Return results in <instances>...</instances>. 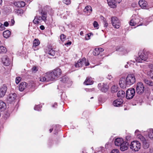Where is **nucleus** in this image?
I'll return each mask as SVG.
<instances>
[{
	"label": "nucleus",
	"instance_id": "1",
	"mask_svg": "<svg viewBox=\"0 0 153 153\" xmlns=\"http://www.w3.org/2000/svg\"><path fill=\"white\" fill-rule=\"evenodd\" d=\"M61 71L60 68L55 69L52 71L47 72L44 76L40 77V81L42 82H48L57 79L61 75Z\"/></svg>",
	"mask_w": 153,
	"mask_h": 153
},
{
	"label": "nucleus",
	"instance_id": "2",
	"mask_svg": "<svg viewBox=\"0 0 153 153\" xmlns=\"http://www.w3.org/2000/svg\"><path fill=\"white\" fill-rule=\"evenodd\" d=\"M39 15H37L33 21V22L36 24H41L42 21H45L47 18V13L45 12L42 11L39 13Z\"/></svg>",
	"mask_w": 153,
	"mask_h": 153
},
{
	"label": "nucleus",
	"instance_id": "3",
	"mask_svg": "<svg viewBox=\"0 0 153 153\" xmlns=\"http://www.w3.org/2000/svg\"><path fill=\"white\" fill-rule=\"evenodd\" d=\"M139 56L136 58L135 60L137 62H142V61H146L148 58V54L146 52L143 51L138 53Z\"/></svg>",
	"mask_w": 153,
	"mask_h": 153
},
{
	"label": "nucleus",
	"instance_id": "4",
	"mask_svg": "<svg viewBox=\"0 0 153 153\" xmlns=\"http://www.w3.org/2000/svg\"><path fill=\"white\" fill-rule=\"evenodd\" d=\"M129 146L130 148L133 151L137 152L140 149L141 144L139 141L134 140L131 142Z\"/></svg>",
	"mask_w": 153,
	"mask_h": 153
},
{
	"label": "nucleus",
	"instance_id": "5",
	"mask_svg": "<svg viewBox=\"0 0 153 153\" xmlns=\"http://www.w3.org/2000/svg\"><path fill=\"white\" fill-rule=\"evenodd\" d=\"M126 81L128 85H131L134 83L136 81L134 75L133 74H129L127 76Z\"/></svg>",
	"mask_w": 153,
	"mask_h": 153
},
{
	"label": "nucleus",
	"instance_id": "6",
	"mask_svg": "<svg viewBox=\"0 0 153 153\" xmlns=\"http://www.w3.org/2000/svg\"><path fill=\"white\" fill-rule=\"evenodd\" d=\"M135 94V90L134 88H130L126 91V97L127 99H132Z\"/></svg>",
	"mask_w": 153,
	"mask_h": 153
},
{
	"label": "nucleus",
	"instance_id": "7",
	"mask_svg": "<svg viewBox=\"0 0 153 153\" xmlns=\"http://www.w3.org/2000/svg\"><path fill=\"white\" fill-rule=\"evenodd\" d=\"M144 91V87L143 83L141 82H138L137 85L136 91L139 94H142Z\"/></svg>",
	"mask_w": 153,
	"mask_h": 153
},
{
	"label": "nucleus",
	"instance_id": "8",
	"mask_svg": "<svg viewBox=\"0 0 153 153\" xmlns=\"http://www.w3.org/2000/svg\"><path fill=\"white\" fill-rule=\"evenodd\" d=\"M137 136V138L142 142L143 148L145 149H147L149 147V143L146 142L145 137L140 134H138Z\"/></svg>",
	"mask_w": 153,
	"mask_h": 153
},
{
	"label": "nucleus",
	"instance_id": "9",
	"mask_svg": "<svg viewBox=\"0 0 153 153\" xmlns=\"http://www.w3.org/2000/svg\"><path fill=\"white\" fill-rule=\"evenodd\" d=\"M111 23L113 26L115 28H119L120 24V20L116 17H114L111 18Z\"/></svg>",
	"mask_w": 153,
	"mask_h": 153
},
{
	"label": "nucleus",
	"instance_id": "10",
	"mask_svg": "<svg viewBox=\"0 0 153 153\" xmlns=\"http://www.w3.org/2000/svg\"><path fill=\"white\" fill-rule=\"evenodd\" d=\"M98 88L102 92H106L108 90V86L106 83H100L98 84Z\"/></svg>",
	"mask_w": 153,
	"mask_h": 153
},
{
	"label": "nucleus",
	"instance_id": "11",
	"mask_svg": "<svg viewBox=\"0 0 153 153\" xmlns=\"http://www.w3.org/2000/svg\"><path fill=\"white\" fill-rule=\"evenodd\" d=\"M17 97L16 94L15 93H11L8 96L7 101L9 103H11L14 102Z\"/></svg>",
	"mask_w": 153,
	"mask_h": 153
},
{
	"label": "nucleus",
	"instance_id": "12",
	"mask_svg": "<svg viewBox=\"0 0 153 153\" xmlns=\"http://www.w3.org/2000/svg\"><path fill=\"white\" fill-rule=\"evenodd\" d=\"M116 51L121 52V54L123 55H125L128 53L129 52L127 49L122 46H118L116 48Z\"/></svg>",
	"mask_w": 153,
	"mask_h": 153
},
{
	"label": "nucleus",
	"instance_id": "13",
	"mask_svg": "<svg viewBox=\"0 0 153 153\" xmlns=\"http://www.w3.org/2000/svg\"><path fill=\"white\" fill-rule=\"evenodd\" d=\"M7 90V87L3 85L0 87V97H2L5 95Z\"/></svg>",
	"mask_w": 153,
	"mask_h": 153
},
{
	"label": "nucleus",
	"instance_id": "14",
	"mask_svg": "<svg viewBox=\"0 0 153 153\" xmlns=\"http://www.w3.org/2000/svg\"><path fill=\"white\" fill-rule=\"evenodd\" d=\"M129 147V143L126 141H123L120 146V149L121 151H124L127 150Z\"/></svg>",
	"mask_w": 153,
	"mask_h": 153
},
{
	"label": "nucleus",
	"instance_id": "15",
	"mask_svg": "<svg viewBox=\"0 0 153 153\" xmlns=\"http://www.w3.org/2000/svg\"><path fill=\"white\" fill-rule=\"evenodd\" d=\"M119 84L120 87L123 88H126L127 85H128L127 84L126 80L123 78H121L120 79L119 82Z\"/></svg>",
	"mask_w": 153,
	"mask_h": 153
},
{
	"label": "nucleus",
	"instance_id": "16",
	"mask_svg": "<svg viewBox=\"0 0 153 153\" xmlns=\"http://www.w3.org/2000/svg\"><path fill=\"white\" fill-rule=\"evenodd\" d=\"M2 61L3 64L6 66L9 65L11 63V61L7 56H3L2 58Z\"/></svg>",
	"mask_w": 153,
	"mask_h": 153
},
{
	"label": "nucleus",
	"instance_id": "17",
	"mask_svg": "<svg viewBox=\"0 0 153 153\" xmlns=\"http://www.w3.org/2000/svg\"><path fill=\"white\" fill-rule=\"evenodd\" d=\"M140 22V19L138 18H135L132 19L130 21V24L131 26H135L137 25V26H138L142 25H138Z\"/></svg>",
	"mask_w": 153,
	"mask_h": 153
},
{
	"label": "nucleus",
	"instance_id": "18",
	"mask_svg": "<svg viewBox=\"0 0 153 153\" xmlns=\"http://www.w3.org/2000/svg\"><path fill=\"white\" fill-rule=\"evenodd\" d=\"M13 4L15 6L19 7H23L25 5V2L22 1H14Z\"/></svg>",
	"mask_w": 153,
	"mask_h": 153
},
{
	"label": "nucleus",
	"instance_id": "19",
	"mask_svg": "<svg viewBox=\"0 0 153 153\" xmlns=\"http://www.w3.org/2000/svg\"><path fill=\"white\" fill-rule=\"evenodd\" d=\"M141 7L143 9H146L147 5V2L144 0H140L138 3Z\"/></svg>",
	"mask_w": 153,
	"mask_h": 153
},
{
	"label": "nucleus",
	"instance_id": "20",
	"mask_svg": "<svg viewBox=\"0 0 153 153\" xmlns=\"http://www.w3.org/2000/svg\"><path fill=\"white\" fill-rule=\"evenodd\" d=\"M92 8L90 6H86L84 9V12L86 13L88 15H89L92 13Z\"/></svg>",
	"mask_w": 153,
	"mask_h": 153
},
{
	"label": "nucleus",
	"instance_id": "21",
	"mask_svg": "<svg viewBox=\"0 0 153 153\" xmlns=\"http://www.w3.org/2000/svg\"><path fill=\"white\" fill-rule=\"evenodd\" d=\"M85 58H83L81 59H79L77 62L75 64V67H79L82 66L84 64V63L85 62Z\"/></svg>",
	"mask_w": 153,
	"mask_h": 153
},
{
	"label": "nucleus",
	"instance_id": "22",
	"mask_svg": "<svg viewBox=\"0 0 153 153\" xmlns=\"http://www.w3.org/2000/svg\"><path fill=\"white\" fill-rule=\"evenodd\" d=\"M123 103V100L121 99H119L115 100L113 102V105L115 106L118 107L121 105Z\"/></svg>",
	"mask_w": 153,
	"mask_h": 153
},
{
	"label": "nucleus",
	"instance_id": "23",
	"mask_svg": "<svg viewBox=\"0 0 153 153\" xmlns=\"http://www.w3.org/2000/svg\"><path fill=\"white\" fill-rule=\"evenodd\" d=\"M123 139L120 138H118L115 139L114 143L116 146H120L123 143Z\"/></svg>",
	"mask_w": 153,
	"mask_h": 153
},
{
	"label": "nucleus",
	"instance_id": "24",
	"mask_svg": "<svg viewBox=\"0 0 153 153\" xmlns=\"http://www.w3.org/2000/svg\"><path fill=\"white\" fill-rule=\"evenodd\" d=\"M40 44V42L39 40L38 39H35L33 41V46L32 48L34 51H36L38 50V48H36V47L38 46Z\"/></svg>",
	"mask_w": 153,
	"mask_h": 153
},
{
	"label": "nucleus",
	"instance_id": "25",
	"mask_svg": "<svg viewBox=\"0 0 153 153\" xmlns=\"http://www.w3.org/2000/svg\"><path fill=\"white\" fill-rule=\"evenodd\" d=\"M27 84L25 82H21L19 86V89L21 91H23L27 87Z\"/></svg>",
	"mask_w": 153,
	"mask_h": 153
},
{
	"label": "nucleus",
	"instance_id": "26",
	"mask_svg": "<svg viewBox=\"0 0 153 153\" xmlns=\"http://www.w3.org/2000/svg\"><path fill=\"white\" fill-rule=\"evenodd\" d=\"M46 52L49 55L53 56H54L55 54V51L49 47L46 49Z\"/></svg>",
	"mask_w": 153,
	"mask_h": 153
},
{
	"label": "nucleus",
	"instance_id": "27",
	"mask_svg": "<svg viewBox=\"0 0 153 153\" xmlns=\"http://www.w3.org/2000/svg\"><path fill=\"white\" fill-rule=\"evenodd\" d=\"M108 5L111 7L114 8L116 7V3L115 0H107Z\"/></svg>",
	"mask_w": 153,
	"mask_h": 153
},
{
	"label": "nucleus",
	"instance_id": "28",
	"mask_svg": "<svg viewBox=\"0 0 153 153\" xmlns=\"http://www.w3.org/2000/svg\"><path fill=\"white\" fill-rule=\"evenodd\" d=\"M93 83L92 78L91 77H87L84 82V84L86 85H88L92 84Z\"/></svg>",
	"mask_w": 153,
	"mask_h": 153
},
{
	"label": "nucleus",
	"instance_id": "29",
	"mask_svg": "<svg viewBox=\"0 0 153 153\" xmlns=\"http://www.w3.org/2000/svg\"><path fill=\"white\" fill-rule=\"evenodd\" d=\"M6 108V103L1 100H0V110L1 111H4Z\"/></svg>",
	"mask_w": 153,
	"mask_h": 153
},
{
	"label": "nucleus",
	"instance_id": "30",
	"mask_svg": "<svg viewBox=\"0 0 153 153\" xmlns=\"http://www.w3.org/2000/svg\"><path fill=\"white\" fill-rule=\"evenodd\" d=\"M143 81L146 84L150 86H153V82L151 81L146 79H143Z\"/></svg>",
	"mask_w": 153,
	"mask_h": 153
},
{
	"label": "nucleus",
	"instance_id": "31",
	"mask_svg": "<svg viewBox=\"0 0 153 153\" xmlns=\"http://www.w3.org/2000/svg\"><path fill=\"white\" fill-rule=\"evenodd\" d=\"M15 12L18 15L21 16L24 13L23 10L21 8L15 9L14 10Z\"/></svg>",
	"mask_w": 153,
	"mask_h": 153
},
{
	"label": "nucleus",
	"instance_id": "32",
	"mask_svg": "<svg viewBox=\"0 0 153 153\" xmlns=\"http://www.w3.org/2000/svg\"><path fill=\"white\" fill-rule=\"evenodd\" d=\"M11 32L8 30L4 31L3 33V36L4 38H8L10 35Z\"/></svg>",
	"mask_w": 153,
	"mask_h": 153
},
{
	"label": "nucleus",
	"instance_id": "33",
	"mask_svg": "<svg viewBox=\"0 0 153 153\" xmlns=\"http://www.w3.org/2000/svg\"><path fill=\"white\" fill-rule=\"evenodd\" d=\"M125 92L122 90L119 91L117 93V95L119 97H124L125 96Z\"/></svg>",
	"mask_w": 153,
	"mask_h": 153
},
{
	"label": "nucleus",
	"instance_id": "34",
	"mask_svg": "<svg viewBox=\"0 0 153 153\" xmlns=\"http://www.w3.org/2000/svg\"><path fill=\"white\" fill-rule=\"evenodd\" d=\"M6 48L3 46H0V53H5L7 51Z\"/></svg>",
	"mask_w": 153,
	"mask_h": 153
},
{
	"label": "nucleus",
	"instance_id": "35",
	"mask_svg": "<svg viewBox=\"0 0 153 153\" xmlns=\"http://www.w3.org/2000/svg\"><path fill=\"white\" fill-rule=\"evenodd\" d=\"M148 136L152 140H153V129H150L149 132Z\"/></svg>",
	"mask_w": 153,
	"mask_h": 153
},
{
	"label": "nucleus",
	"instance_id": "36",
	"mask_svg": "<svg viewBox=\"0 0 153 153\" xmlns=\"http://www.w3.org/2000/svg\"><path fill=\"white\" fill-rule=\"evenodd\" d=\"M93 55L94 56H97L100 53H99V51H98L97 48H96L94 49L93 52Z\"/></svg>",
	"mask_w": 153,
	"mask_h": 153
},
{
	"label": "nucleus",
	"instance_id": "37",
	"mask_svg": "<svg viewBox=\"0 0 153 153\" xmlns=\"http://www.w3.org/2000/svg\"><path fill=\"white\" fill-rule=\"evenodd\" d=\"M147 74L150 78L153 79V71L150 70V71L148 72Z\"/></svg>",
	"mask_w": 153,
	"mask_h": 153
},
{
	"label": "nucleus",
	"instance_id": "38",
	"mask_svg": "<svg viewBox=\"0 0 153 153\" xmlns=\"http://www.w3.org/2000/svg\"><path fill=\"white\" fill-rule=\"evenodd\" d=\"M69 80V79L66 77H63L62 79V81L64 83H67Z\"/></svg>",
	"mask_w": 153,
	"mask_h": 153
},
{
	"label": "nucleus",
	"instance_id": "39",
	"mask_svg": "<svg viewBox=\"0 0 153 153\" xmlns=\"http://www.w3.org/2000/svg\"><path fill=\"white\" fill-rule=\"evenodd\" d=\"M111 91L113 93L117 92V87L115 86H112L111 88Z\"/></svg>",
	"mask_w": 153,
	"mask_h": 153
},
{
	"label": "nucleus",
	"instance_id": "40",
	"mask_svg": "<svg viewBox=\"0 0 153 153\" xmlns=\"http://www.w3.org/2000/svg\"><path fill=\"white\" fill-rule=\"evenodd\" d=\"M93 25L94 28L98 29L99 28V25L97 21H94L93 23Z\"/></svg>",
	"mask_w": 153,
	"mask_h": 153
},
{
	"label": "nucleus",
	"instance_id": "41",
	"mask_svg": "<svg viewBox=\"0 0 153 153\" xmlns=\"http://www.w3.org/2000/svg\"><path fill=\"white\" fill-rule=\"evenodd\" d=\"M63 2L66 4H69L71 3L70 0H62Z\"/></svg>",
	"mask_w": 153,
	"mask_h": 153
},
{
	"label": "nucleus",
	"instance_id": "42",
	"mask_svg": "<svg viewBox=\"0 0 153 153\" xmlns=\"http://www.w3.org/2000/svg\"><path fill=\"white\" fill-rule=\"evenodd\" d=\"M21 79L20 77H17L16 79V82L17 84H18L20 82Z\"/></svg>",
	"mask_w": 153,
	"mask_h": 153
},
{
	"label": "nucleus",
	"instance_id": "43",
	"mask_svg": "<svg viewBox=\"0 0 153 153\" xmlns=\"http://www.w3.org/2000/svg\"><path fill=\"white\" fill-rule=\"evenodd\" d=\"M32 72L33 73H35L37 71V68L35 66L33 67L32 68Z\"/></svg>",
	"mask_w": 153,
	"mask_h": 153
},
{
	"label": "nucleus",
	"instance_id": "44",
	"mask_svg": "<svg viewBox=\"0 0 153 153\" xmlns=\"http://www.w3.org/2000/svg\"><path fill=\"white\" fill-rule=\"evenodd\" d=\"M5 29V27H4V25L2 24L1 23H0V30L2 31L4 30Z\"/></svg>",
	"mask_w": 153,
	"mask_h": 153
},
{
	"label": "nucleus",
	"instance_id": "45",
	"mask_svg": "<svg viewBox=\"0 0 153 153\" xmlns=\"http://www.w3.org/2000/svg\"><path fill=\"white\" fill-rule=\"evenodd\" d=\"M40 108V106L39 105H36L34 108V109L35 110L39 111Z\"/></svg>",
	"mask_w": 153,
	"mask_h": 153
},
{
	"label": "nucleus",
	"instance_id": "46",
	"mask_svg": "<svg viewBox=\"0 0 153 153\" xmlns=\"http://www.w3.org/2000/svg\"><path fill=\"white\" fill-rule=\"evenodd\" d=\"M111 153H119V152L118 149H115L113 150Z\"/></svg>",
	"mask_w": 153,
	"mask_h": 153
},
{
	"label": "nucleus",
	"instance_id": "47",
	"mask_svg": "<svg viewBox=\"0 0 153 153\" xmlns=\"http://www.w3.org/2000/svg\"><path fill=\"white\" fill-rule=\"evenodd\" d=\"M66 38V36L63 34H62L60 36V39L62 41H63L64 39Z\"/></svg>",
	"mask_w": 153,
	"mask_h": 153
},
{
	"label": "nucleus",
	"instance_id": "48",
	"mask_svg": "<svg viewBox=\"0 0 153 153\" xmlns=\"http://www.w3.org/2000/svg\"><path fill=\"white\" fill-rule=\"evenodd\" d=\"M107 78L109 80L111 79L112 78V76L111 74H108L107 76Z\"/></svg>",
	"mask_w": 153,
	"mask_h": 153
},
{
	"label": "nucleus",
	"instance_id": "49",
	"mask_svg": "<svg viewBox=\"0 0 153 153\" xmlns=\"http://www.w3.org/2000/svg\"><path fill=\"white\" fill-rule=\"evenodd\" d=\"M97 48L98 50V51H99V52L100 53V52H102L104 51V50L103 48Z\"/></svg>",
	"mask_w": 153,
	"mask_h": 153
},
{
	"label": "nucleus",
	"instance_id": "50",
	"mask_svg": "<svg viewBox=\"0 0 153 153\" xmlns=\"http://www.w3.org/2000/svg\"><path fill=\"white\" fill-rule=\"evenodd\" d=\"M131 136L130 135H128L126 137V139L127 140H129L130 139Z\"/></svg>",
	"mask_w": 153,
	"mask_h": 153
},
{
	"label": "nucleus",
	"instance_id": "51",
	"mask_svg": "<svg viewBox=\"0 0 153 153\" xmlns=\"http://www.w3.org/2000/svg\"><path fill=\"white\" fill-rule=\"evenodd\" d=\"M10 22H11V26L13 25L15 23V21H14V20L13 19H11V20Z\"/></svg>",
	"mask_w": 153,
	"mask_h": 153
},
{
	"label": "nucleus",
	"instance_id": "52",
	"mask_svg": "<svg viewBox=\"0 0 153 153\" xmlns=\"http://www.w3.org/2000/svg\"><path fill=\"white\" fill-rule=\"evenodd\" d=\"M4 25V26L7 27L9 25V23L7 22H4V25Z\"/></svg>",
	"mask_w": 153,
	"mask_h": 153
},
{
	"label": "nucleus",
	"instance_id": "53",
	"mask_svg": "<svg viewBox=\"0 0 153 153\" xmlns=\"http://www.w3.org/2000/svg\"><path fill=\"white\" fill-rule=\"evenodd\" d=\"M104 26L105 27H107L108 26V24L107 22H106V21H105V20H104Z\"/></svg>",
	"mask_w": 153,
	"mask_h": 153
},
{
	"label": "nucleus",
	"instance_id": "54",
	"mask_svg": "<svg viewBox=\"0 0 153 153\" xmlns=\"http://www.w3.org/2000/svg\"><path fill=\"white\" fill-rule=\"evenodd\" d=\"M140 131L138 130H137L135 132V134L137 136V135L138 134H139L138 133Z\"/></svg>",
	"mask_w": 153,
	"mask_h": 153
},
{
	"label": "nucleus",
	"instance_id": "55",
	"mask_svg": "<svg viewBox=\"0 0 153 153\" xmlns=\"http://www.w3.org/2000/svg\"><path fill=\"white\" fill-rule=\"evenodd\" d=\"M40 28L41 30H44L45 28V27L44 26H43V25H41L40 27Z\"/></svg>",
	"mask_w": 153,
	"mask_h": 153
},
{
	"label": "nucleus",
	"instance_id": "56",
	"mask_svg": "<svg viewBox=\"0 0 153 153\" xmlns=\"http://www.w3.org/2000/svg\"><path fill=\"white\" fill-rule=\"evenodd\" d=\"M84 63L85 64V65L86 66H88L89 65V63L88 62V61L86 62V60H85V62H84Z\"/></svg>",
	"mask_w": 153,
	"mask_h": 153
},
{
	"label": "nucleus",
	"instance_id": "57",
	"mask_svg": "<svg viewBox=\"0 0 153 153\" xmlns=\"http://www.w3.org/2000/svg\"><path fill=\"white\" fill-rule=\"evenodd\" d=\"M71 44V42H69L65 44V45H70Z\"/></svg>",
	"mask_w": 153,
	"mask_h": 153
},
{
	"label": "nucleus",
	"instance_id": "58",
	"mask_svg": "<svg viewBox=\"0 0 153 153\" xmlns=\"http://www.w3.org/2000/svg\"><path fill=\"white\" fill-rule=\"evenodd\" d=\"M57 106V104L56 103H55L53 105V107L56 108Z\"/></svg>",
	"mask_w": 153,
	"mask_h": 153
},
{
	"label": "nucleus",
	"instance_id": "59",
	"mask_svg": "<svg viewBox=\"0 0 153 153\" xmlns=\"http://www.w3.org/2000/svg\"><path fill=\"white\" fill-rule=\"evenodd\" d=\"M80 34L81 35H82L83 34V32L82 31H81L80 33Z\"/></svg>",
	"mask_w": 153,
	"mask_h": 153
},
{
	"label": "nucleus",
	"instance_id": "60",
	"mask_svg": "<svg viewBox=\"0 0 153 153\" xmlns=\"http://www.w3.org/2000/svg\"><path fill=\"white\" fill-rule=\"evenodd\" d=\"M53 129H50L49 130V131H50V133H51L52 131H53Z\"/></svg>",
	"mask_w": 153,
	"mask_h": 153
},
{
	"label": "nucleus",
	"instance_id": "61",
	"mask_svg": "<svg viewBox=\"0 0 153 153\" xmlns=\"http://www.w3.org/2000/svg\"><path fill=\"white\" fill-rule=\"evenodd\" d=\"M125 67L126 68H128V65H125Z\"/></svg>",
	"mask_w": 153,
	"mask_h": 153
},
{
	"label": "nucleus",
	"instance_id": "62",
	"mask_svg": "<svg viewBox=\"0 0 153 153\" xmlns=\"http://www.w3.org/2000/svg\"><path fill=\"white\" fill-rule=\"evenodd\" d=\"M2 2V0H0V4H1Z\"/></svg>",
	"mask_w": 153,
	"mask_h": 153
},
{
	"label": "nucleus",
	"instance_id": "63",
	"mask_svg": "<svg viewBox=\"0 0 153 153\" xmlns=\"http://www.w3.org/2000/svg\"><path fill=\"white\" fill-rule=\"evenodd\" d=\"M142 153H148V152H144Z\"/></svg>",
	"mask_w": 153,
	"mask_h": 153
},
{
	"label": "nucleus",
	"instance_id": "64",
	"mask_svg": "<svg viewBox=\"0 0 153 153\" xmlns=\"http://www.w3.org/2000/svg\"><path fill=\"white\" fill-rule=\"evenodd\" d=\"M93 98V97H91V98Z\"/></svg>",
	"mask_w": 153,
	"mask_h": 153
}]
</instances>
